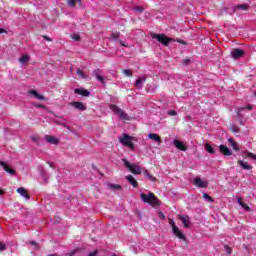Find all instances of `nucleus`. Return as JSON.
Returning a JSON list of instances; mask_svg holds the SVG:
<instances>
[{
    "mask_svg": "<svg viewBox=\"0 0 256 256\" xmlns=\"http://www.w3.org/2000/svg\"><path fill=\"white\" fill-rule=\"evenodd\" d=\"M140 199H142L143 203H149L152 207H159V198L153 194V192H149V194L141 193Z\"/></svg>",
    "mask_w": 256,
    "mask_h": 256,
    "instance_id": "nucleus-1",
    "label": "nucleus"
},
{
    "mask_svg": "<svg viewBox=\"0 0 256 256\" xmlns=\"http://www.w3.org/2000/svg\"><path fill=\"white\" fill-rule=\"evenodd\" d=\"M152 39L158 40L164 47H169V43H175V39L167 37L165 34L151 33Z\"/></svg>",
    "mask_w": 256,
    "mask_h": 256,
    "instance_id": "nucleus-2",
    "label": "nucleus"
},
{
    "mask_svg": "<svg viewBox=\"0 0 256 256\" xmlns=\"http://www.w3.org/2000/svg\"><path fill=\"white\" fill-rule=\"evenodd\" d=\"M118 141H120L122 145H125V147H129V149H135V144H133V141H135V137L130 136L129 134H123L121 137L118 138Z\"/></svg>",
    "mask_w": 256,
    "mask_h": 256,
    "instance_id": "nucleus-3",
    "label": "nucleus"
},
{
    "mask_svg": "<svg viewBox=\"0 0 256 256\" xmlns=\"http://www.w3.org/2000/svg\"><path fill=\"white\" fill-rule=\"evenodd\" d=\"M110 109H111V111H113V113L118 115V117L120 119H122L123 121H129L131 119L129 117V115L127 113H125V111H123V109L119 108V106H117L115 104H111Z\"/></svg>",
    "mask_w": 256,
    "mask_h": 256,
    "instance_id": "nucleus-4",
    "label": "nucleus"
},
{
    "mask_svg": "<svg viewBox=\"0 0 256 256\" xmlns=\"http://www.w3.org/2000/svg\"><path fill=\"white\" fill-rule=\"evenodd\" d=\"M243 111H253V105H246L242 107H238L236 109V114L240 118V125H245V120L243 119Z\"/></svg>",
    "mask_w": 256,
    "mask_h": 256,
    "instance_id": "nucleus-5",
    "label": "nucleus"
},
{
    "mask_svg": "<svg viewBox=\"0 0 256 256\" xmlns=\"http://www.w3.org/2000/svg\"><path fill=\"white\" fill-rule=\"evenodd\" d=\"M169 225L172 227L173 234L178 237V239H182V241H185L187 238L185 237V234L179 230V227L175 225V221L173 219H169Z\"/></svg>",
    "mask_w": 256,
    "mask_h": 256,
    "instance_id": "nucleus-6",
    "label": "nucleus"
},
{
    "mask_svg": "<svg viewBox=\"0 0 256 256\" xmlns=\"http://www.w3.org/2000/svg\"><path fill=\"white\" fill-rule=\"evenodd\" d=\"M125 167L134 175H141V167L137 164H130L127 159H122Z\"/></svg>",
    "mask_w": 256,
    "mask_h": 256,
    "instance_id": "nucleus-7",
    "label": "nucleus"
},
{
    "mask_svg": "<svg viewBox=\"0 0 256 256\" xmlns=\"http://www.w3.org/2000/svg\"><path fill=\"white\" fill-rule=\"evenodd\" d=\"M193 185L199 189H207V187H209V182L207 180L201 179V177H196L193 180Z\"/></svg>",
    "mask_w": 256,
    "mask_h": 256,
    "instance_id": "nucleus-8",
    "label": "nucleus"
},
{
    "mask_svg": "<svg viewBox=\"0 0 256 256\" xmlns=\"http://www.w3.org/2000/svg\"><path fill=\"white\" fill-rule=\"evenodd\" d=\"M71 107H74V109H77V111H87V105L83 102L73 101L70 102Z\"/></svg>",
    "mask_w": 256,
    "mask_h": 256,
    "instance_id": "nucleus-9",
    "label": "nucleus"
},
{
    "mask_svg": "<svg viewBox=\"0 0 256 256\" xmlns=\"http://www.w3.org/2000/svg\"><path fill=\"white\" fill-rule=\"evenodd\" d=\"M231 55L233 59H241L245 55V51L239 48H234L231 51Z\"/></svg>",
    "mask_w": 256,
    "mask_h": 256,
    "instance_id": "nucleus-10",
    "label": "nucleus"
},
{
    "mask_svg": "<svg viewBox=\"0 0 256 256\" xmlns=\"http://www.w3.org/2000/svg\"><path fill=\"white\" fill-rule=\"evenodd\" d=\"M0 165L1 167H3L4 171H6V173H9V175H16V172L13 168L9 167V164L4 162V161H0Z\"/></svg>",
    "mask_w": 256,
    "mask_h": 256,
    "instance_id": "nucleus-11",
    "label": "nucleus"
},
{
    "mask_svg": "<svg viewBox=\"0 0 256 256\" xmlns=\"http://www.w3.org/2000/svg\"><path fill=\"white\" fill-rule=\"evenodd\" d=\"M74 93L76 95H81L82 97H89L91 95V92L89 90L83 89V88H76L74 90Z\"/></svg>",
    "mask_w": 256,
    "mask_h": 256,
    "instance_id": "nucleus-12",
    "label": "nucleus"
},
{
    "mask_svg": "<svg viewBox=\"0 0 256 256\" xmlns=\"http://www.w3.org/2000/svg\"><path fill=\"white\" fill-rule=\"evenodd\" d=\"M44 139L47 141V143H50V145H59V139L55 138L54 136L45 135Z\"/></svg>",
    "mask_w": 256,
    "mask_h": 256,
    "instance_id": "nucleus-13",
    "label": "nucleus"
},
{
    "mask_svg": "<svg viewBox=\"0 0 256 256\" xmlns=\"http://www.w3.org/2000/svg\"><path fill=\"white\" fill-rule=\"evenodd\" d=\"M173 143H174V147H176V149H179V151H187V146H185L183 142L179 140H174Z\"/></svg>",
    "mask_w": 256,
    "mask_h": 256,
    "instance_id": "nucleus-14",
    "label": "nucleus"
},
{
    "mask_svg": "<svg viewBox=\"0 0 256 256\" xmlns=\"http://www.w3.org/2000/svg\"><path fill=\"white\" fill-rule=\"evenodd\" d=\"M219 149H220V152H221L222 155H226V156L233 155L231 150L223 144L220 145Z\"/></svg>",
    "mask_w": 256,
    "mask_h": 256,
    "instance_id": "nucleus-15",
    "label": "nucleus"
},
{
    "mask_svg": "<svg viewBox=\"0 0 256 256\" xmlns=\"http://www.w3.org/2000/svg\"><path fill=\"white\" fill-rule=\"evenodd\" d=\"M238 165H240V167H242V169H244L245 171H251V169H253V166H251L248 162L242 160L238 161Z\"/></svg>",
    "mask_w": 256,
    "mask_h": 256,
    "instance_id": "nucleus-16",
    "label": "nucleus"
},
{
    "mask_svg": "<svg viewBox=\"0 0 256 256\" xmlns=\"http://www.w3.org/2000/svg\"><path fill=\"white\" fill-rule=\"evenodd\" d=\"M17 193H19V195H21V197H24V199L26 200L30 199L29 193H27V190H25V188L23 187L18 188Z\"/></svg>",
    "mask_w": 256,
    "mask_h": 256,
    "instance_id": "nucleus-17",
    "label": "nucleus"
},
{
    "mask_svg": "<svg viewBox=\"0 0 256 256\" xmlns=\"http://www.w3.org/2000/svg\"><path fill=\"white\" fill-rule=\"evenodd\" d=\"M145 81H147V78L145 77L138 78L134 85L137 89H143V83H145Z\"/></svg>",
    "mask_w": 256,
    "mask_h": 256,
    "instance_id": "nucleus-18",
    "label": "nucleus"
},
{
    "mask_svg": "<svg viewBox=\"0 0 256 256\" xmlns=\"http://www.w3.org/2000/svg\"><path fill=\"white\" fill-rule=\"evenodd\" d=\"M148 139H152V141H156V143H158V145H161V137H159L158 134L150 133V134H148Z\"/></svg>",
    "mask_w": 256,
    "mask_h": 256,
    "instance_id": "nucleus-19",
    "label": "nucleus"
},
{
    "mask_svg": "<svg viewBox=\"0 0 256 256\" xmlns=\"http://www.w3.org/2000/svg\"><path fill=\"white\" fill-rule=\"evenodd\" d=\"M127 181L132 185V187H138L137 180H135V177L128 175L126 176Z\"/></svg>",
    "mask_w": 256,
    "mask_h": 256,
    "instance_id": "nucleus-20",
    "label": "nucleus"
},
{
    "mask_svg": "<svg viewBox=\"0 0 256 256\" xmlns=\"http://www.w3.org/2000/svg\"><path fill=\"white\" fill-rule=\"evenodd\" d=\"M179 219L184 227H186V229H189V216H180Z\"/></svg>",
    "mask_w": 256,
    "mask_h": 256,
    "instance_id": "nucleus-21",
    "label": "nucleus"
},
{
    "mask_svg": "<svg viewBox=\"0 0 256 256\" xmlns=\"http://www.w3.org/2000/svg\"><path fill=\"white\" fill-rule=\"evenodd\" d=\"M30 95H33L35 99H38L39 101H44L45 97L38 94L35 90H30Z\"/></svg>",
    "mask_w": 256,
    "mask_h": 256,
    "instance_id": "nucleus-22",
    "label": "nucleus"
},
{
    "mask_svg": "<svg viewBox=\"0 0 256 256\" xmlns=\"http://www.w3.org/2000/svg\"><path fill=\"white\" fill-rule=\"evenodd\" d=\"M76 75H78L80 79H89V76L79 68L76 70Z\"/></svg>",
    "mask_w": 256,
    "mask_h": 256,
    "instance_id": "nucleus-23",
    "label": "nucleus"
},
{
    "mask_svg": "<svg viewBox=\"0 0 256 256\" xmlns=\"http://www.w3.org/2000/svg\"><path fill=\"white\" fill-rule=\"evenodd\" d=\"M228 143H230L234 151H239V146H237V142L233 141V138H229Z\"/></svg>",
    "mask_w": 256,
    "mask_h": 256,
    "instance_id": "nucleus-24",
    "label": "nucleus"
},
{
    "mask_svg": "<svg viewBox=\"0 0 256 256\" xmlns=\"http://www.w3.org/2000/svg\"><path fill=\"white\" fill-rule=\"evenodd\" d=\"M236 9H241V11H247V9H249V5H247V4H239V5L234 7V11Z\"/></svg>",
    "mask_w": 256,
    "mask_h": 256,
    "instance_id": "nucleus-25",
    "label": "nucleus"
},
{
    "mask_svg": "<svg viewBox=\"0 0 256 256\" xmlns=\"http://www.w3.org/2000/svg\"><path fill=\"white\" fill-rule=\"evenodd\" d=\"M20 63H22V65H25V63H28L29 61V55H23L20 59H19Z\"/></svg>",
    "mask_w": 256,
    "mask_h": 256,
    "instance_id": "nucleus-26",
    "label": "nucleus"
},
{
    "mask_svg": "<svg viewBox=\"0 0 256 256\" xmlns=\"http://www.w3.org/2000/svg\"><path fill=\"white\" fill-rule=\"evenodd\" d=\"M205 149L208 153H211L212 155L215 153V149H213V146H211V144H206Z\"/></svg>",
    "mask_w": 256,
    "mask_h": 256,
    "instance_id": "nucleus-27",
    "label": "nucleus"
},
{
    "mask_svg": "<svg viewBox=\"0 0 256 256\" xmlns=\"http://www.w3.org/2000/svg\"><path fill=\"white\" fill-rule=\"evenodd\" d=\"M123 75H125L126 77H133V72L129 69H125L122 71Z\"/></svg>",
    "mask_w": 256,
    "mask_h": 256,
    "instance_id": "nucleus-28",
    "label": "nucleus"
},
{
    "mask_svg": "<svg viewBox=\"0 0 256 256\" xmlns=\"http://www.w3.org/2000/svg\"><path fill=\"white\" fill-rule=\"evenodd\" d=\"M203 199L208 201V203H213V198H211V196H209L207 193H203Z\"/></svg>",
    "mask_w": 256,
    "mask_h": 256,
    "instance_id": "nucleus-29",
    "label": "nucleus"
},
{
    "mask_svg": "<svg viewBox=\"0 0 256 256\" xmlns=\"http://www.w3.org/2000/svg\"><path fill=\"white\" fill-rule=\"evenodd\" d=\"M133 10L137 13H143V11H145V8L143 6H135Z\"/></svg>",
    "mask_w": 256,
    "mask_h": 256,
    "instance_id": "nucleus-30",
    "label": "nucleus"
},
{
    "mask_svg": "<svg viewBox=\"0 0 256 256\" xmlns=\"http://www.w3.org/2000/svg\"><path fill=\"white\" fill-rule=\"evenodd\" d=\"M230 129L232 133H239V128L235 124H231Z\"/></svg>",
    "mask_w": 256,
    "mask_h": 256,
    "instance_id": "nucleus-31",
    "label": "nucleus"
},
{
    "mask_svg": "<svg viewBox=\"0 0 256 256\" xmlns=\"http://www.w3.org/2000/svg\"><path fill=\"white\" fill-rule=\"evenodd\" d=\"M92 75L98 78L101 75V70L100 69L93 70Z\"/></svg>",
    "mask_w": 256,
    "mask_h": 256,
    "instance_id": "nucleus-32",
    "label": "nucleus"
},
{
    "mask_svg": "<svg viewBox=\"0 0 256 256\" xmlns=\"http://www.w3.org/2000/svg\"><path fill=\"white\" fill-rule=\"evenodd\" d=\"M109 188L114 189L115 191H117V190L121 189V186L118 185V184H110Z\"/></svg>",
    "mask_w": 256,
    "mask_h": 256,
    "instance_id": "nucleus-33",
    "label": "nucleus"
},
{
    "mask_svg": "<svg viewBox=\"0 0 256 256\" xmlns=\"http://www.w3.org/2000/svg\"><path fill=\"white\" fill-rule=\"evenodd\" d=\"M240 207H242L244 211H251V208L244 202H242V205H240Z\"/></svg>",
    "mask_w": 256,
    "mask_h": 256,
    "instance_id": "nucleus-34",
    "label": "nucleus"
},
{
    "mask_svg": "<svg viewBox=\"0 0 256 256\" xmlns=\"http://www.w3.org/2000/svg\"><path fill=\"white\" fill-rule=\"evenodd\" d=\"M224 249L228 255H231V253H233V250L228 245H224Z\"/></svg>",
    "mask_w": 256,
    "mask_h": 256,
    "instance_id": "nucleus-35",
    "label": "nucleus"
},
{
    "mask_svg": "<svg viewBox=\"0 0 256 256\" xmlns=\"http://www.w3.org/2000/svg\"><path fill=\"white\" fill-rule=\"evenodd\" d=\"M31 140L34 143H37V145H39V136H37V135L31 136Z\"/></svg>",
    "mask_w": 256,
    "mask_h": 256,
    "instance_id": "nucleus-36",
    "label": "nucleus"
},
{
    "mask_svg": "<svg viewBox=\"0 0 256 256\" xmlns=\"http://www.w3.org/2000/svg\"><path fill=\"white\" fill-rule=\"evenodd\" d=\"M167 113H168V115H170V117L177 116V111H175V110H169Z\"/></svg>",
    "mask_w": 256,
    "mask_h": 256,
    "instance_id": "nucleus-37",
    "label": "nucleus"
},
{
    "mask_svg": "<svg viewBox=\"0 0 256 256\" xmlns=\"http://www.w3.org/2000/svg\"><path fill=\"white\" fill-rule=\"evenodd\" d=\"M68 7H75V0H67Z\"/></svg>",
    "mask_w": 256,
    "mask_h": 256,
    "instance_id": "nucleus-38",
    "label": "nucleus"
},
{
    "mask_svg": "<svg viewBox=\"0 0 256 256\" xmlns=\"http://www.w3.org/2000/svg\"><path fill=\"white\" fill-rule=\"evenodd\" d=\"M111 38L113 41H117V39H119V33H112Z\"/></svg>",
    "mask_w": 256,
    "mask_h": 256,
    "instance_id": "nucleus-39",
    "label": "nucleus"
},
{
    "mask_svg": "<svg viewBox=\"0 0 256 256\" xmlns=\"http://www.w3.org/2000/svg\"><path fill=\"white\" fill-rule=\"evenodd\" d=\"M145 175L150 181H155V177H153V175H151L149 172H146Z\"/></svg>",
    "mask_w": 256,
    "mask_h": 256,
    "instance_id": "nucleus-40",
    "label": "nucleus"
},
{
    "mask_svg": "<svg viewBox=\"0 0 256 256\" xmlns=\"http://www.w3.org/2000/svg\"><path fill=\"white\" fill-rule=\"evenodd\" d=\"M247 157H249L250 159H254L256 161V154H253L251 152L247 153Z\"/></svg>",
    "mask_w": 256,
    "mask_h": 256,
    "instance_id": "nucleus-41",
    "label": "nucleus"
},
{
    "mask_svg": "<svg viewBox=\"0 0 256 256\" xmlns=\"http://www.w3.org/2000/svg\"><path fill=\"white\" fill-rule=\"evenodd\" d=\"M7 249V245L3 242H0V251H5Z\"/></svg>",
    "mask_w": 256,
    "mask_h": 256,
    "instance_id": "nucleus-42",
    "label": "nucleus"
},
{
    "mask_svg": "<svg viewBox=\"0 0 256 256\" xmlns=\"http://www.w3.org/2000/svg\"><path fill=\"white\" fill-rule=\"evenodd\" d=\"M30 245H32L34 249H39V245L35 241H30Z\"/></svg>",
    "mask_w": 256,
    "mask_h": 256,
    "instance_id": "nucleus-43",
    "label": "nucleus"
},
{
    "mask_svg": "<svg viewBox=\"0 0 256 256\" xmlns=\"http://www.w3.org/2000/svg\"><path fill=\"white\" fill-rule=\"evenodd\" d=\"M72 39H74V41H79V39H81V36H79V34H74L72 35Z\"/></svg>",
    "mask_w": 256,
    "mask_h": 256,
    "instance_id": "nucleus-44",
    "label": "nucleus"
},
{
    "mask_svg": "<svg viewBox=\"0 0 256 256\" xmlns=\"http://www.w3.org/2000/svg\"><path fill=\"white\" fill-rule=\"evenodd\" d=\"M97 81H100V83H105V80L103 79V76H98L97 78Z\"/></svg>",
    "mask_w": 256,
    "mask_h": 256,
    "instance_id": "nucleus-45",
    "label": "nucleus"
},
{
    "mask_svg": "<svg viewBox=\"0 0 256 256\" xmlns=\"http://www.w3.org/2000/svg\"><path fill=\"white\" fill-rule=\"evenodd\" d=\"M191 63V59L183 60V65H189Z\"/></svg>",
    "mask_w": 256,
    "mask_h": 256,
    "instance_id": "nucleus-46",
    "label": "nucleus"
},
{
    "mask_svg": "<svg viewBox=\"0 0 256 256\" xmlns=\"http://www.w3.org/2000/svg\"><path fill=\"white\" fill-rule=\"evenodd\" d=\"M158 217L160 219H165V214H163V212H158Z\"/></svg>",
    "mask_w": 256,
    "mask_h": 256,
    "instance_id": "nucleus-47",
    "label": "nucleus"
},
{
    "mask_svg": "<svg viewBox=\"0 0 256 256\" xmlns=\"http://www.w3.org/2000/svg\"><path fill=\"white\" fill-rule=\"evenodd\" d=\"M43 39H44L45 41H51V39L49 38V36H43Z\"/></svg>",
    "mask_w": 256,
    "mask_h": 256,
    "instance_id": "nucleus-48",
    "label": "nucleus"
},
{
    "mask_svg": "<svg viewBox=\"0 0 256 256\" xmlns=\"http://www.w3.org/2000/svg\"><path fill=\"white\" fill-rule=\"evenodd\" d=\"M66 129H68L71 133H73L75 135V131L71 130V127L66 126Z\"/></svg>",
    "mask_w": 256,
    "mask_h": 256,
    "instance_id": "nucleus-49",
    "label": "nucleus"
},
{
    "mask_svg": "<svg viewBox=\"0 0 256 256\" xmlns=\"http://www.w3.org/2000/svg\"><path fill=\"white\" fill-rule=\"evenodd\" d=\"M238 205H242L243 201H241V198H237Z\"/></svg>",
    "mask_w": 256,
    "mask_h": 256,
    "instance_id": "nucleus-50",
    "label": "nucleus"
},
{
    "mask_svg": "<svg viewBox=\"0 0 256 256\" xmlns=\"http://www.w3.org/2000/svg\"><path fill=\"white\" fill-rule=\"evenodd\" d=\"M120 45H121L122 47H127V45H126L125 42H123V41H120Z\"/></svg>",
    "mask_w": 256,
    "mask_h": 256,
    "instance_id": "nucleus-51",
    "label": "nucleus"
},
{
    "mask_svg": "<svg viewBox=\"0 0 256 256\" xmlns=\"http://www.w3.org/2000/svg\"><path fill=\"white\" fill-rule=\"evenodd\" d=\"M178 43H181V45H185V41L183 40H177Z\"/></svg>",
    "mask_w": 256,
    "mask_h": 256,
    "instance_id": "nucleus-52",
    "label": "nucleus"
},
{
    "mask_svg": "<svg viewBox=\"0 0 256 256\" xmlns=\"http://www.w3.org/2000/svg\"><path fill=\"white\" fill-rule=\"evenodd\" d=\"M2 33H5V30H3L2 28H0V35H1Z\"/></svg>",
    "mask_w": 256,
    "mask_h": 256,
    "instance_id": "nucleus-53",
    "label": "nucleus"
},
{
    "mask_svg": "<svg viewBox=\"0 0 256 256\" xmlns=\"http://www.w3.org/2000/svg\"><path fill=\"white\" fill-rule=\"evenodd\" d=\"M50 165V167H53V164L52 163H48Z\"/></svg>",
    "mask_w": 256,
    "mask_h": 256,
    "instance_id": "nucleus-54",
    "label": "nucleus"
},
{
    "mask_svg": "<svg viewBox=\"0 0 256 256\" xmlns=\"http://www.w3.org/2000/svg\"><path fill=\"white\" fill-rule=\"evenodd\" d=\"M3 195V191L0 190V196Z\"/></svg>",
    "mask_w": 256,
    "mask_h": 256,
    "instance_id": "nucleus-55",
    "label": "nucleus"
},
{
    "mask_svg": "<svg viewBox=\"0 0 256 256\" xmlns=\"http://www.w3.org/2000/svg\"><path fill=\"white\" fill-rule=\"evenodd\" d=\"M255 96H256V92H255Z\"/></svg>",
    "mask_w": 256,
    "mask_h": 256,
    "instance_id": "nucleus-56",
    "label": "nucleus"
}]
</instances>
